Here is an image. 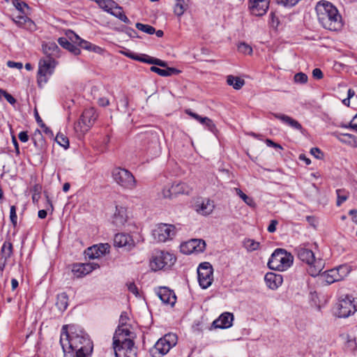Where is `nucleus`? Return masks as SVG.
Masks as SVG:
<instances>
[{
    "label": "nucleus",
    "mask_w": 357,
    "mask_h": 357,
    "mask_svg": "<svg viewBox=\"0 0 357 357\" xmlns=\"http://www.w3.org/2000/svg\"><path fill=\"white\" fill-rule=\"evenodd\" d=\"M128 319L127 313L123 312L113 337L115 357H137V348L133 342L135 335L127 324Z\"/></svg>",
    "instance_id": "1"
},
{
    "label": "nucleus",
    "mask_w": 357,
    "mask_h": 357,
    "mask_svg": "<svg viewBox=\"0 0 357 357\" xmlns=\"http://www.w3.org/2000/svg\"><path fill=\"white\" fill-rule=\"evenodd\" d=\"M60 344L63 352L84 350L86 353H92L93 351V342L89 335L76 325H64L63 326Z\"/></svg>",
    "instance_id": "2"
},
{
    "label": "nucleus",
    "mask_w": 357,
    "mask_h": 357,
    "mask_svg": "<svg viewBox=\"0 0 357 357\" xmlns=\"http://www.w3.org/2000/svg\"><path fill=\"white\" fill-rule=\"evenodd\" d=\"M315 10L318 20L324 29L337 31L341 28L342 17L336 7L331 2L321 1L317 3Z\"/></svg>",
    "instance_id": "3"
},
{
    "label": "nucleus",
    "mask_w": 357,
    "mask_h": 357,
    "mask_svg": "<svg viewBox=\"0 0 357 357\" xmlns=\"http://www.w3.org/2000/svg\"><path fill=\"white\" fill-rule=\"evenodd\" d=\"M298 258L309 265L308 273L315 277L324 268V262L321 259H316L314 252L305 246L300 245L295 249Z\"/></svg>",
    "instance_id": "4"
},
{
    "label": "nucleus",
    "mask_w": 357,
    "mask_h": 357,
    "mask_svg": "<svg viewBox=\"0 0 357 357\" xmlns=\"http://www.w3.org/2000/svg\"><path fill=\"white\" fill-rule=\"evenodd\" d=\"M293 255L282 248L276 249L271 255L268 261L270 269L284 271L287 270L293 264Z\"/></svg>",
    "instance_id": "5"
},
{
    "label": "nucleus",
    "mask_w": 357,
    "mask_h": 357,
    "mask_svg": "<svg viewBox=\"0 0 357 357\" xmlns=\"http://www.w3.org/2000/svg\"><path fill=\"white\" fill-rule=\"evenodd\" d=\"M178 337L174 333H167L160 338L150 349L152 357H162L167 354L169 350L177 343Z\"/></svg>",
    "instance_id": "6"
},
{
    "label": "nucleus",
    "mask_w": 357,
    "mask_h": 357,
    "mask_svg": "<svg viewBox=\"0 0 357 357\" xmlns=\"http://www.w3.org/2000/svg\"><path fill=\"white\" fill-rule=\"evenodd\" d=\"M114 181L121 188L133 190L137 186V181L133 174L128 169L120 167H114L112 171Z\"/></svg>",
    "instance_id": "7"
},
{
    "label": "nucleus",
    "mask_w": 357,
    "mask_h": 357,
    "mask_svg": "<svg viewBox=\"0 0 357 357\" xmlns=\"http://www.w3.org/2000/svg\"><path fill=\"white\" fill-rule=\"evenodd\" d=\"M176 261V257L167 252L159 251L155 253L150 262L151 268L157 271L171 267Z\"/></svg>",
    "instance_id": "8"
},
{
    "label": "nucleus",
    "mask_w": 357,
    "mask_h": 357,
    "mask_svg": "<svg viewBox=\"0 0 357 357\" xmlns=\"http://www.w3.org/2000/svg\"><path fill=\"white\" fill-rule=\"evenodd\" d=\"M357 311V298L347 296L337 304L336 315L340 318H347Z\"/></svg>",
    "instance_id": "9"
},
{
    "label": "nucleus",
    "mask_w": 357,
    "mask_h": 357,
    "mask_svg": "<svg viewBox=\"0 0 357 357\" xmlns=\"http://www.w3.org/2000/svg\"><path fill=\"white\" fill-rule=\"evenodd\" d=\"M153 236L158 242H165L172 239L176 234V227L173 225L160 223L152 231Z\"/></svg>",
    "instance_id": "10"
},
{
    "label": "nucleus",
    "mask_w": 357,
    "mask_h": 357,
    "mask_svg": "<svg viewBox=\"0 0 357 357\" xmlns=\"http://www.w3.org/2000/svg\"><path fill=\"white\" fill-rule=\"evenodd\" d=\"M57 64L53 59L42 58L39 61L38 71V83L47 82V76L51 75Z\"/></svg>",
    "instance_id": "11"
},
{
    "label": "nucleus",
    "mask_w": 357,
    "mask_h": 357,
    "mask_svg": "<svg viewBox=\"0 0 357 357\" xmlns=\"http://www.w3.org/2000/svg\"><path fill=\"white\" fill-rule=\"evenodd\" d=\"M213 268L208 262H204L199 264L197 268L198 281L203 289L210 287L213 280Z\"/></svg>",
    "instance_id": "12"
},
{
    "label": "nucleus",
    "mask_w": 357,
    "mask_h": 357,
    "mask_svg": "<svg viewBox=\"0 0 357 357\" xmlns=\"http://www.w3.org/2000/svg\"><path fill=\"white\" fill-rule=\"evenodd\" d=\"M98 116V115L94 108L91 107L85 109L83 112L76 128H77L79 127L80 131L82 132H87L94 124Z\"/></svg>",
    "instance_id": "13"
},
{
    "label": "nucleus",
    "mask_w": 357,
    "mask_h": 357,
    "mask_svg": "<svg viewBox=\"0 0 357 357\" xmlns=\"http://www.w3.org/2000/svg\"><path fill=\"white\" fill-rule=\"evenodd\" d=\"M270 0H248V9L255 16L265 15L269 8Z\"/></svg>",
    "instance_id": "14"
},
{
    "label": "nucleus",
    "mask_w": 357,
    "mask_h": 357,
    "mask_svg": "<svg viewBox=\"0 0 357 357\" xmlns=\"http://www.w3.org/2000/svg\"><path fill=\"white\" fill-rule=\"evenodd\" d=\"M109 245L107 243L95 245L90 248H88L84 253L86 257L93 259L99 258L103 256L105 254L109 252Z\"/></svg>",
    "instance_id": "15"
},
{
    "label": "nucleus",
    "mask_w": 357,
    "mask_h": 357,
    "mask_svg": "<svg viewBox=\"0 0 357 357\" xmlns=\"http://www.w3.org/2000/svg\"><path fill=\"white\" fill-rule=\"evenodd\" d=\"M114 244L119 248H124L129 251L135 246V242L132 237L127 234H116L114 236Z\"/></svg>",
    "instance_id": "16"
},
{
    "label": "nucleus",
    "mask_w": 357,
    "mask_h": 357,
    "mask_svg": "<svg viewBox=\"0 0 357 357\" xmlns=\"http://www.w3.org/2000/svg\"><path fill=\"white\" fill-rule=\"evenodd\" d=\"M157 295L165 304L174 306L176 302V296L174 292L166 287H162L157 291Z\"/></svg>",
    "instance_id": "17"
},
{
    "label": "nucleus",
    "mask_w": 357,
    "mask_h": 357,
    "mask_svg": "<svg viewBox=\"0 0 357 357\" xmlns=\"http://www.w3.org/2000/svg\"><path fill=\"white\" fill-rule=\"evenodd\" d=\"M99 267L96 263H86L74 264L72 271L77 278L86 275Z\"/></svg>",
    "instance_id": "18"
},
{
    "label": "nucleus",
    "mask_w": 357,
    "mask_h": 357,
    "mask_svg": "<svg viewBox=\"0 0 357 357\" xmlns=\"http://www.w3.org/2000/svg\"><path fill=\"white\" fill-rule=\"evenodd\" d=\"M43 52L45 55V58L53 59L56 60L60 56V49L54 42H48L42 45Z\"/></svg>",
    "instance_id": "19"
},
{
    "label": "nucleus",
    "mask_w": 357,
    "mask_h": 357,
    "mask_svg": "<svg viewBox=\"0 0 357 357\" xmlns=\"http://www.w3.org/2000/svg\"><path fill=\"white\" fill-rule=\"evenodd\" d=\"M234 315L232 313L224 312L213 322L215 328H228L232 326Z\"/></svg>",
    "instance_id": "20"
},
{
    "label": "nucleus",
    "mask_w": 357,
    "mask_h": 357,
    "mask_svg": "<svg viewBox=\"0 0 357 357\" xmlns=\"http://www.w3.org/2000/svg\"><path fill=\"white\" fill-rule=\"evenodd\" d=\"M267 286L271 289H275L280 287L283 282L282 276L280 274L267 273L264 277Z\"/></svg>",
    "instance_id": "21"
},
{
    "label": "nucleus",
    "mask_w": 357,
    "mask_h": 357,
    "mask_svg": "<svg viewBox=\"0 0 357 357\" xmlns=\"http://www.w3.org/2000/svg\"><path fill=\"white\" fill-rule=\"evenodd\" d=\"M127 213L126 208L123 206H116V211L113 217V224L116 227L123 226L127 221Z\"/></svg>",
    "instance_id": "22"
},
{
    "label": "nucleus",
    "mask_w": 357,
    "mask_h": 357,
    "mask_svg": "<svg viewBox=\"0 0 357 357\" xmlns=\"http://www.w3.org/2000/svg\"><path fill=\"white\" fill-rule=\"evenodd\" d=\"M272 115H273L275 118L280 120L284 123L287 124L288 126L294 129L298 130H301L302 129V126L298 121L287 115L278 113H272Z\"/></svg>",
    "instance_id": "23"
},
{
    "label": "nucleus",
    "mask_w": 357,
    "mask_h": 357,
    "mask_svg": "<svg viewBox=\"0 0 357 357\" xmlns=\"http://www.w3.org/2000/svg\"><path fill=\"white\" fill-rule=\"evenodd\" d=\"M135 60L149 64L156 65L160 67H167V63L165 61L145 54L138 56L137 58H135Z\"/></svg>",
    "instance_id": "24"
},
{
    "label": "nucleus",
    "mask_w": 357,
    "mask_h": 357,
    "mask_svg": "<svg viewBox=\"0 0 357 357\" xmlns=\"http://www.w3.org/2000/svg\"><path fill=\"white\" fill-rule=\"evenodd\" d=\"M59 44L64 49L68 50L74 55H79L81 52L79 48L68 40V38L61 37L58 39Z\"/></svg>",
    "instance_id": "25"
},
{
    "label": "nucleus",
    "mask_w": 357,
    "mask_h": 357,
    "mask_svg": "<svg viewBox=\"0 0 357 357\" xmlns=\"http://www.w3.org/2000/svg\"><path fill=\"white\" fill-rule=\"evenodd\" d=\"M165 69H161L157 66H151L150 68V70L151 72L155 73L158 75L162 77H169L173 75H177L180 73V70L171 67H165Z\"/></svg>",
    "instance_id": "26"
},
{
    "label": "nucleus",
    "mask_w": 357,
    "mask_h": 357,
    "mask_svg": "<svg viewBox=\"0 0 357 357\" xmlns=\"http://www.w3.org/2000/svg\"><path fill=\"white\" fill-rule=\"evenodd\" d=\"M67 36L71 40V42L75 43H78V45L83 49L89 50L92 43L84 40L79 38L78 35H77L73 31H69L67 33Z\"/></svg>",
    "instance_id": "27"
},
{
    "label": "nucleus",
    "mask_w": 357,
    "mask_h": 357,
    "mask_svg": "<svg viewBox=\"0 0 357 357\" xmlns=\"http://www.w3.org/2000/svg\"><path fill=\"white\" fill-rule=\"evenodd\" d=\"M172 192L174 196L178 195H189L192 190V188L185 183L181 182L178 183H173Z\"/></svg>",
    "instance_id": "28"
},
{
    "label": "nucleus",
    "mask_w": 357,
    "mask_h": 357,
    "mask_svg": "<svg viewBox=\"0 0 357 357\" xmlns=\"http://www.w3.org/2000/svg\"><path fill=\"white\" fill-rule=\"evenodd\" d=\"M214 209V204L213 202L206 199L202 202V204L199 206V208L197 209V212L206 215H209L213 212Z\"/></svg>",
    "instance_id": "29"
},
{
    "label": "nucleus",
    "mask_w": 357,
    "mask_h": 357,
    "mask_svg": "<svg viewBox=\"0 0 357 357\" xmlns=\"http://www.w3.org/2000/svg\"><path fill=\"white\" fill-rule=\"evenodd\" d=\"M227 83L228 85L232 86L234 89L239 90L245 84V81L238 77L228 75L227 77Z\"/></svg>",
    "instance_id": "30"
},
{
    "label": "nucleus",
    "mask_w": 357,
    "mask_h": 357,
    "mask_svg": "<svg viewBox=\"0 0 357 357\" xmlns=\"http://www.w3.org/2000/svg\"><path fill=\"white\" fill-rule=\"evenodd\" d=\"M188 0H176L174 12L177 16H181L188 7Z\"/></svg>",
    "instance_id": "31"
},
{
    "label": "nucleus",
    "mask_w": 357,
    "mask_h": 357,
    "mask_svg": "<svg viewBox=\"0 0 357 357\" xmlns=\"http://www.w3.org/2000/svg\"><path fill=\"white\" fill-rule=\"evenodd\" d=\"M56 305L61 311H64L68 305V296L66 293L63 292L57 296Z\"/></svg>",
    "instance_id": "32"
},
{
    "label": "nucleus",
    "mask_w": 357,
    "mask_h": 357,
    "mask_svg": "<svg viewBox=\"0 0 357 357\" xmlns=\"http://www.w3.org/2000/svg\"><path fill=\"white\" fill-rule=\"evenodd\" d=\"M325 280L328 284H332L335 282L340 281V278L338 275V272L336 268H332L324 273Z\"/></svg>",
    "instance_id": "33"
},
{
    "label": "nucleus",
    "mask_w": 357,
    "mask_h": 357,
    "mask_svg": "<svg viewBox=\"0 0 357 357\" xmlns=\"http://www.w3.org/2000/svg\"><path fill=\"white\" fill-rule=\"evenodd\" d=\"M109 13L115 16L116 17L119 18L120 20L125 23H130V20L124 14L122 8L118 6L117 3H116V7H114V8L111 10Z\"/></svg>",
    "instance_id": "34"
},
{
    "label": "nucleus",
    "mask_w": 357,
    "mask_h": 357,
    "mask_svg": "<svg viewBox=\"0 0 357 357\" xmlns=\"http://www.w3.org/2000/svg\"><path fill=\"white\" fill-rule=\"evenodd\" d=\"M96 3L104 10L110 13L116 7V2L113 0H94Z\"/></svg>",
    "instance_id": "35"
},
{
    "label": "nucleus",
    "mask_w": 357,
    "mask_h": 357,
    "mask_svg": "<svg viewBox=\"0 0 357 357\" xmlns=\"http://www.w3.org/2000/svg\"><path fill=\"white\" fill-rule=\"evenodd\" d=\"M14 22L19 26L23 27L24 25L28 24V28L31 29V26H34L33 22L26 16L19 15L13 20Z\"/></svg>",
    "instance_id": "36"
},
{
    "label": "nucleus",
    "mask_w": 357,
    "mask_h": 357,
    "mask_svg": "<svg viewBox=\"0 0 357 357\" xmlns=\"http://www.w3.org/2000/svg\"><path fill=\"white\" fill-rule=\"evenodd\" d=\"M243 246L248 252H253L259 249V242L251 238H246L243 241Z\"/></svg>",
    "instance_id": "37"
},
{
    "label": "nucleus",
    "mask_w": 357,
    "mask_h": 357,
    "mask_svg": "<svg viewBox=\"0 0 357 357\" xmlns=\"http://www.w3.org/2000/svg\"><path fill=\"white\" fill-rule=\"evenodd\" d=\"M196 239H192L188 242H185L181 245V251L183 254L189 255L195 252V247L193 244L196 243Z\"/></svg>",
    "instance_id": "38"
},
{
    "label": "nucleus",
    "mask_w": 357,
    "mask_h": 357,
    "mask_svg": "<svg viewBox=\"0 0 357 357\" xmlns=\"http://www.w3.org/2000/svg\"><path fill=\"white\" fill-rule=\"evenodd\" d=\"M1 252L6 259L10 257L13 254V245L10 241H5L2 245Z\"/></svg>",
    "instance_id": "39"
},
{
    "label": "nucleus",
    "mask_w": 357,
    "mask_h": 357,
    "mask_svg": "<svg viewBox=\"0 0 357 357\" xmlns=\"http://www.w3.org/2000/svg\"><path fill=\"white\" fill-rule=\"evenodd\" d=\"M31 139L33 141L34 146L36 148H40L43 146V142H44L43 137L41 132L39 130H36L34 132Z\"/></svg>",
    "instance_id": "40"
},
{
    "label": "nucleus",
    "mask_w": 357,
    "mask_h": 357,
    "mask_svg": "<svg viewBox=\"0 0 357 357\" xmlns=\"http://www.w3.org/2000/svg\"><path fill=\"white\" fill-rule=\"evenodd\" d=\"M335 268L336 271L338 272V275L340 278V280H342L351 272V268L347 264L340 265Z\"/></svg>",
    "instance_id": "41"
},
{
    "label": "nucleus",
    "mask_w": 357,
    "mask_h": 357,
    "mask_svg": "<svg viewBox=\"0 0 357 357\" xmlns=\"http://www.w3.org/2000/svg\"><path fill=\"white\" fill-rule=\"evenodd\" d=\"M337 194V206H340L343 202H344L349 196V192L344 189H337L336 190Z\"/></svg>",
    "instance_id": "42"
},
{
    "label": "nucleus",
    "mask_w": 357,
    "mask_h": 357,
    "mask_svg": "<svg viewBox=\"0 0 357 357\" xmlns=\"http://www.w3.org/2000/svg\"><path fill=\"white\" fill-rule=\"evenodd\" d=\"M56 142L61 146L65 149H68L69 147V140L68 137L63 133L59 132L56 137Z\"/></svg>",
    "instance_id": "43"
},
{
    "label": "nucleus",
    "mask_w": 357,
    "mask_h": 357,
    "mask_svg": "<svg viewBox=\"0 0 357 357\" xmlns=\"http://www.w3.org/2000/svg\"><path fill=\"white\" fill-rule=\"evenodd\" d=\"M236 194L250 206H254L255 202L252 198L246 195L240 188H235Z\"/></svg>",
    "instance_id": "44"
},
{
    "label": "nucleus",
    "mask_w": 357,
    "mask_h": 357,
    "mask_svg": "<svg viewBox=\"0 0 357 357\" xmlns=\"http://www.w3.org/2000/svg\"><path fill=\"white\" fill-rule=\"evenodd\" d=\"M64 353V357H88L91 353H86L84 350L75 351H66Z\"/></svg>",
    "instance_id": "45"
},
{
    "label": "nucleus",
    "mask_w": 357,
    "mask_h": 357,
    "mask_svg": "<svg viewBox=\"0 0 357 357\" xmlns=\"http://www.w3.org/2000/svg\"><path fill=\"white\" fill-rule=\"evenodd\" d=\"M135 26L137 29L150 35L153 34L155 31V28L149 24L137 22Z\"/></svg>",
    "instance_id": "46"
},
{
    "label": "nucleus",
    "mask_w": 357,
    "mask_h": 357,
    "mask_svg": "<svg viewBox=\"0 0 357 357\" xmlns=\"http://www.w3.org/2000/svg\"><path fill=\"white\" fill-rule=\"evenodd\" d=\"M13 3L16 9L23 14H26V10L29 9V6L24 1L13 0Z\"/></svg>",
    "instance_id": "47"
},
{
    "label": "nucleus",
    "mask_w": 357,
    "mask_h": 357,
    "mask_svg": "<svg viewBox=\"0 0 357 357\" xmlns=\"http://www.w3.org/2000/svg\"><path fill=\"white\" fill-rule=\"evenodd\" d=\"M1 96H3L11 105H15L17 102L16 99L11 94L3 89H0V100Z\"/></svg>",
    "instance_id": "48"
},
{
    "label": "nucleus",
    "mask_w": 357,
    "mask_h": 357,
    "mask_svg": "<svg viewBox=\"0 0 357 357\" xmlns=\"http://www.w3.org/2000/svg\"><path fill=\"white\" fill-rule=\"evenodd\" d=\"M196 243L193 244L195 252L199 253L203 252L206 247L205 241L202 239H196Z\"/></svg>",
    "instance_id": "49"
},
{
    "label": "nucleus",
    "mask_w": 357,
    "mask_h": 357,
    "mask_svg": "<svg viewBox=\"0 0 357 357\" xmlns=\"http://www.w3.org/2000/svg\"><path fill=\"white\" fill-rule=\"evenodd\" d=\"M294 82L299 84H305L307 82V76L304 73H298L294 75Z\"/></svg>",
    "instance_id": "50"
},
{
    "label": "nucleus",
    "mask_w": 357,
    "mask_h": 357,
    "mask_svg": "<svg viewBox=\"0 0 357 357\" xmlns=\"http://www.w3.org/2000/svg\"><path fill=\"white\" fill-rule=\"evenodd\" d=\"M185 113L191 116L192 118L195 119L197 121H199L201 124H204V122L205 121L206 116H201L200 115L192 112L190 109H188L185 110Z\"/></svg>",
    "instance_id": "51"
},
{
    "label": "nucleus",
    "mask_w": 357,
    "mask_h": 357,
    "mask_svg": "<svg viewBox=\"0 0 357 357\" xmlns=\"http://www.w3.org/2000/svg\"><path fill=\"white\" fill-rule=\"evenodd\" d=\"M238 50L240 52L245 54H251L252 52V48L249 45L244 43L238 45Z\"/></svg>",
    "instance_id": "52"
},
{
    "label": "nucleus",
    "mask_w": 357,
    "mask_h": 357,
    "mask_svg": "<svg viewBox=\"0 0 357 357\" xmlns=\"http://www.w3.org/2000/svg\"><path fill=\"white\" fill-rule=\"evenodd\" d=\"M10 220L13 225L14 227L17 225V214H16V207L15 206H11L10 210Z\"/></svg>",
    "instance_id": "53"
},
{
    "label": "nucleus",
    "mask_w": 357,
    "mask_h": 357,
    "mask_svg": "<svg viewBox=\"0 0 357 357\" xmlns=\"http://www.w3.org/2000/svg\"><path fill=\"white\" fill-rule=\"evenodd\" d=\"M277 3L281 4L285 7H292L295 6L300 0H275Z\"/></svg>",
    "instance_id": "54"
},
{
    "label": "nucleus",
    "mask_w": 357,
    "mask_h": 357,
    "mask_svg": "<svg viewBox=\"0 0 357 357\" xmlns=\"http://www.w3.org/2000/svg\"><path fill=\"white\" fill-rule=\"evenodd\" d=\"M203 125H204L206 127V128L212 132H215V131L216 130L215 125L214 124L213 121L208 117H206Z\"/></svg>",
    "instance_id": "55"
},
{
    "label": "nucleus",
    "mask_w": 357,
    "mask_h": 357,
    "mask_svg": "<svg viewBox=\"0 0 357 357\" xmlns=\"http://www.w3.org/2000/svg\"><path fill=\"white\" fill-rule=\"evenodd\" d=\"M162 195L164 198H172L174 196V194L172 192V186L170 188L165 187L162 190Z\"/></svg>",
    "instance_id": "56"
},
{
    "label": "nucleus",
    "mask_w": 357,
    "mask_h": 357,
    "mask_svg": "<svg viewBox=\"0 0 357 357\" xmlns=\"http://www.w3.org/2000/svg\"><path fill=\"white\" fill-rule=\"evenodd\" d=\"M310 153L317 159H321L324 157V153L319 148L317 147L312 148L310 150Z\"/></svg>",
    "instance_id": "57"
},
{
    "label": "nucleus",
    "mask_w": 357,
    "mask_h": 357,
    "mask_svg": "<svg viewBox=\"0 0 357 357\" xmlns=\"http://www.w3.org/2000/svg\"><path fill=\"white\" fill-rule=\"evenodd\" d=\"M346 345L351 350H355L357 348L355 338H350L349 337Z\"/></svg>",
    "instance_id": "58"
},
{
    "label": "nucleus",
    "mask_w": 357,
    "mask_h": 357,
    "mask_svg": "<svg viewBox=\"0 0 357 357\" xmlns=\"http://www.w3.org/2000/svg\"><path fill=\"white\" fill-rule=\"evenodd\" d=\"M127 285H128V289L129 291L131 292L132 294H133L134 295H135L136 296H137L139 294V292H138V289H137V286L135 285V284L134 282H130V283L128 284Z\"/></svg>",
    "instance_id": "59"
},
{
    "label": "nucleus",
    "mask_w": 357,
    "mask_h": 357,
    "mask_svg": "<svg viewBox=\"0 0 357 357\" xmlns=\"http://www.w3.org/2000/svg\"><path fill=\"white\" fill-rule=\"evenodd\" d=\"M278 224V221L276 220H271L270 225H268L267 230L270 233H273L276 230V226Z\"/></svg>",
    "instance_id": "60"
},
{
    "label": "nucleus",
    "mask_w": 357,
    "mask_h": 357,
    "mask_svg": "<svg viewBox=\"0 0 357 357\" xmlns=\"http://www.w3.org/2000/svg\"><path fill=\"white\" fill-rule=\"evenodd\" d=\"M312 76L317 79H321L324 77L322 71L319 68H314L312 70Z\"/></svg>",
    "instance_id": "61"
},
{
    "label": "nucleus",
    "mask_w": 357,
    "mask_h": 357,
    "mask_svg": "<svg viewBox=\"0 0 357 357\" xmlns=\"http://www.w3.org/2000/svg\"><path fill=\"white\" fill-rule=\"evenodd\" d=\"M344 136L349 139V143L354 146H357V137L351 134H344Z\"/></svg>",
    "instance_id": "62"
},
{
    "label": "nucleus",
    "mask_w": 357,
    "mask_h": 357,
    "mask_svg": "<svg viewBox=\"0 0 357 357\" xmlns=\"http://www.w3.org/2000/svg\"><path fill=\"white\" fill-rule=\"evenodd\" d=\"M18 137L22 142H26L29 140V135L26 131L20 132L18 135Z\"/></svg>",
    "instance_id": "63"
},
{
    "label": "nucleus",
    "mask_w": 357,
    "mask_h": 357,
    "mask_svg": "<svg viewBox=\"0 0 357 357\" xmlns=\"http://www.w3.org/2000/svg\"><path fill=\"white\" fill-rule=\"evenodd\" d=\"M89 50L100 54H101L104 52V50L102 48L93 44H91L90 49Z\"/></svg>",
    "instance_id": "64"
}]
</instances>
